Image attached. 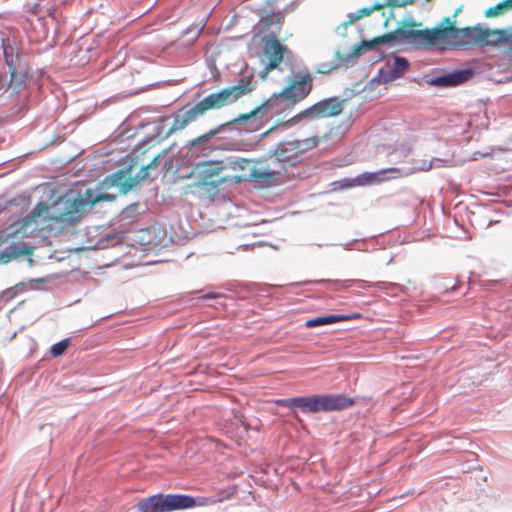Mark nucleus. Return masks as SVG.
<instances>
[{
    "mask_svg": "<svg viewBox=\"0 0 512 512\" xmlns=\"http://www.w3.org/2000/svg\"><path fill=\"white\" fill-rule=\"evenodd\" d=\"M116 195L108 193L96 194L92 189H86L83 194L75 197L64 195L51 206L38 202L31 212L22 218L12 232H0V263L7 264L23 255H32L33 248L28 246L23 238L26 228L36 223L40 217L50 228L64 230L80 223L86 209L102 201H114Z\"/></svg>",
    "mask_w": 512,
    "mask_h": 512,
    "instance_id": "obj_1",
    "label": "nucleus"
},
{
    "mask_svg": "<svg viewBox=\"0 0 512 512\" xmlns=\"http://www.w3.org/2000/svg\"><path fill=\"white\" fill-rule=\"evenodd\" d=\"M253 89L252 79L245 76L240 78L235 85L225 87L205 96L186 111L178 112L174 115L173 123L167 135L185 129L190 123L203 117L210 110H219L237 102L243 96L249 95Z\"/></svg>",
    "mask_w": 512,
    "mask_h": 512,
    "instance_id": "obj_2",
    "label": "nucleus"
},
{
    "mask_svg": "<svg viewBox=\"0 0 512 512\" xmlns=\"http://www.w3.org/2000/svg\"><path fill=\"white\" fill-rule=\"evenodd\" d=\"M313 80V75L307 69L297 71L282 91L273 94L250 113L240 115L238 120L246 121L256 114L264 112H272L278 116L287 110H291L310 94L313 89Z\"/></svg>",
    "mask_w": 512,
    "mask_h": 512,
    "instance_id": "obj_3",
    "label": "nucleus"
},
{
    "mask_svg": "<svg viewBox=\"0 0 512 512\" xmlns=\"http://www.w3.org/2000/svg\"><path fill=\"white\" fill-rule=\"evenodd\" d=\"M316 146L314 139L295 140L278 144L273 151L269 163L265 170L255 169L252 176L257 181H267L279 175L287 167H294L300 161L302 154L308 149Z\"/></svg>",
    "mask_w": 512,
    "mask_h": 512,
    "instance_id": "obj_4",
    "label": "nucleus"
},
{
    "mask_svg": "<svg viewBox=\"0 0 512 512\" xmlns=\"http://www.w3.org/2000/svg\"><path fill=\"white\" fill-rule=\"evenodd\" d=\"M354 403L355 401L352 398L341 394H315L276 400V404L279 406L289 408L297 407L304 413L342 410L351 407Z\"/></svg>",
    "mask_w": 512,
    "mask_h": 512,
    "instance_id": "obj_5",
    "label": "nucleus"
},
{
    "mask_svg": "<svg viewBox=\"0 0 512 512\" xmlns=\"http://www.w3.org/2000/svg\"><path fill=\"white\" fill-rule=\"evenodd\" d=\"M216 500L203 499L197 504L189 495L182 494H156L141 500L137 507L140 512H172L193 508L196 505L214 504Z\"/></svg>",
    "mask_w": 512,
    "mask_h": 512,
    "instance_id": "obj_6",
    "label": "nucleus"
},
{
    "mask_svg": "<svg viewBox=\"0 0 512 512\" xmlns=\"http://www.w3.org/2000/svg\"><path fill=\"white\" fill-rule=\"evenodd\" d=\"M421 23H402L394 31L388 33L389 42L407 40L419 47L439 45L440 26L433 29H421Z\"/></svg>",
    "mask_w": 512,
    "mask_h": 512,
    "instance_id": "obj_7",
    "label": "nucleus"
},
{
    "mask_svg": "<svg viewBox=\"0 0 512 512\" xmlns=\"http://www.w3.org/2000/svg\"><path fill=\"white\" fill-rule=\"evenodd\" d=\"M161 154L155 155L148 164L143 165L139 173L135 177H131V168L121 169L106 177L101 187L109 189L112 187L119 188L121 194H127L132 190L140 181H144L149 176V170L156 169L160 163Z\"/></svg>",
    "mask_w": 512,
    "mask_h": 512,
    "instance_id": "obj_8",
    "label": "nucleus"
},
{
    "mask_svg": "<svg viewBox=\"0 0 512 512\" xmlns=\"http://www.w3.org/2000/svg\"><path fill=\"white\" fill-rule=\"evenodd\" d=\"M481 28H456L449 17L443 19L440 25L439 45L451 44L456 48H468L481 42Z\"/></svg>",
    "mask_w": 512,
    "mask_h": 512,
    "instance_id": "obj_9",
    "label": "nucleus"
},
{
    "mask_svg": "<svg viewBox=\"0 0 512 512\" xmlns=\"http://www.w3.org/2000/svg\"><path fill=\"white\" fill-rule=\"evenodd\" d=\"M224 166L221 162H203L192 171L196 179V186L202 187L207 193L216 194L218 185L225 182L227 177L223 175Z\"/></svg>",
    "mask_w": 512,
    "mask_h": 512,
    "instance_id": "obj_10",
    "label": "nucleus"
},
{
    "mask_svg": "<svg viewBox=\"0 0 512 512\" xmlns=\"http://www.w3.org/2000/svg\"><path fill=\"white\" fill-rule=\"evenodd\" d=\"M345 100H339L336 97L321 100L309 108L303 110L294 117L288 119L285 124L292 125L298 123L304 118L320 119L335 117L342 113Z\"/></svg>",
    "mask_w": 512,
    "mask_h": 512,
    "instance_id": "obj_11",
    "label": "nucleus"
},
{
    "mask_svg": "<svg viewBox=\"0 0 512 512\" xmlns=\"http://www.w3.org/2000/svg\"><path fill=\"white\" fill-rule=\"evenodd\" d=\"M288 47L283 45L276 37L268 38L263 47V55L267 59L265 69L272 71L276 69L283 61Z\"/></svg>",
    "mask_w": 512,
    "mask_h": 512,
    "instance_id": "obj_12",
    "label": "nucleus"
},
{
    "mask_svg": "<svg viewBox=\"0 0 512 512\" xmlns=\"http://www.w3.org/2000/svg\"><path fill=\"white\" fill-rule=\"evenodd\" d=\"M399 173V169L397 168H388L383 169L377 172H364L358 175L355 179H347L345 180V184L343 187H353V186H367L381 183L387 178L384 177L386 173Z\"/></svg>",
    "mask_w": 512,
    "mask_h": 512,
    "instance_id": "obj_13",
    "label": "nucleus"
},
{
    "mask_svg": "<svg viewBox=\"0 0 512 512\" xmlns=\"http://www.w3.org/2000/svg\"><path fill=\"white\" fill-rule=\"evenodd\" d=\"M471 75L469 70L456 71L433 78L431 84L438 87H455L467 81Z\"/></svg>",
    "mask_w": 512,
    "mask_h": 512,
    "instance_id": "obj_14",
    "label": "nucleus"
},
{
    "mask_svg": "<svg viewBox=\"0 0 512 512\" xmlns=\"http://www.w3.org/2000/svg\"><path fill=\"white\" fill-rule=\"evenodd\" d=\"M481 42L480 44L485 45H498L501 43H508L512 39V33L506 30H490L481 28Z\"/></svg>",
    "mask_w": 512,
    "mask_h": 512,
    "instance_id": "obj_15",
    "label": "nucleus"
},
{
    "mask_svg": "<svg viewBox=\"0 0 512 512\" xmlns=\"http://www.w3.org/2000/svg\"><path fill=\"white\" fill-rule=\"evenodd\" d=\"M359 317H360L359 314H355L354 316H350V315H327V316H321V317H315V318L309 319V320L306 321L305 326L308 327V328H313V327H317V326L333 324V323H336V322L356 319V318H359Z\"/></svg>",
    "mask_w": 512,
    "mask_h": 512,
    "instance_id": "obj_16",
    "label": "nucleus"
},
{
    "mask_svg": "<svg viewBox=\"0 0 512 512\" xmlns=\"http://www.w3.org/2000/svg\"><path fill=\"white\" fill-rule=\"evenodd\" d=\"M385 5H386V3L385 4H375L372 7H364L355 13H350L348 15V19L341 24V27L346 29L348 26L352 25L357 20H360L363 17L369 16L374 10L382 9Z\"/></svg>",
    "mask_w": 512,
    "mask_h": 512,
    "instance_id": "obj_17",
    "label": "nucleus"
},
{
    "mask_svg": "<svg viewBox=\"0 0 512 512\" xmlns=\"http://www.w3.org/2000/svg\"><path fill=\"white\" fill-rule=\"evenodd\" d=\"M388 42H389V37L387 34H385L383 36L376 37L371 41L364 40L360 43V45H358L354 49L353 54L356 56H359L364 50H370L378 44H384V43H388Z\"/></svg>",
    "mask_w": 512,
    "mask_h": 512,
    "instance_id": "obj_18",
    "label": "nucleus"
},
{
    "mask_svg": "<svg viewBox=\"0 0 512 512\" xmlns=\"http://www.w3.org/2000/svg\"><path fill=\"white\" fill-rule=\"evenodd\" d=\"M408 61L400 56L394 57L393 64L391 66V74L394 78L402 76L408 69Z\"/></svg>",
    "mask_w": 512,
    "mask_h": 512,
    "instance_id": "obj_19",
    "label": "nucleus"
},
{
    "mask_svg": "<svg viewBox=\"0 0 512 512\" xmlns=\"http://www.w3.org/2000/svg\"><path fill=\"white\" fill-rule=\"evenodd\" d=\"M512 7V0H505L493 7L488 8L484 15L486 17H496L504 14L509 8Z\"/></svg>",
    "mask_w": 512,
    "mask_h": 512,
    "instance_id": "obj_20",
    "label": "nucleus"
},
{
    "mask_svg": "<svg viewBox=\"0 0 512 512\" xmlns=\"http://www.w3.org/2000/svg\"><path fill=\"white\" fill-rule=\"evenodd\" d=\"M224 126H225V124L220 125L219 127L215 128V129H211L207 133H204V134L198 136L197 138L192 139L189 142V145L192 146V147H195V146H199L201 144H204V143L208 142L215 135H217L223 129Z\"/></svg>",
    "mask_w": 512,
    "mask_h": 512,
    "instance_id": "obj_21",
    "label": "nucleus"
},
{
    "mask_svg": "<svg viewBox=\"0 0 512 512\" xmlns=\"http://www.w3.org/2000/svg\"><path fill=\"white\" fill-rule=\"evenodd\" d=\"M11 79L8 85L9 89H12L13 93H18L22 88L25 87V81L17 73L16 69L10 71Z\"/></svg>",
    "mask_w": 512,
    "mask_h": 512,
    "instance_id": "obj_22",
    "label": "nucleus"
},
{
    "mask_svg": "<svg viewBox=\"0 0 512 512\" xmlns=\"http://www.w3.org/2000/svg\"><path fill=\"white\" fill-rule=\"evenodd\" d=\"M68 346H69V340L64 339V340L54 344L51 347L50 352L54 357H58V356H61L67 350Z\"/></svg>",
    "mask_w": 512,
    "mask_h": 512,
    "instance_id": "obj_23",
    "label": "nucleus"
},
{
    "mask_svg": "<svg viewBox=\"0 0 512 512\" xmlns=\"http://www.w3.org/2000/svg\"><path fill=\"white\" fill-rule=\"evenodd\" d=\"M9 49L12 50L11 47H4V54H5L6 63L9 66V69L11 71L12 69H16V68H15V63H14L13 55L9 54Z\"/></svg>",
    "mask_w": 512,
    "mask_h": 512,
    "instance_id": "obj_24",
    "label": "nucleus"
},
{
    "mask_svg": "<svg viewBox=\"0 0 512 512\" xmlns=\"http://www.w3.org/2000/svg\"><path fill=\"white\" fill-rule=\"evenodd\" d=\"M390 18H393V12H392V10H390V11H389V15H388V16H386V19L384 20L383 25H384L385 27H388V25H389V21H390Z\"/></svg>",
    "mask_w": 512,
    "mask_h": 512,
    "instance_id": "obj_25",
    "label": "nucleus"
},
{
    "mask_svg": "<svg viewBox=\"0 0 512 512\" xmlns=\"http://www.w3.org/2000/svg\"><path fill=\"white\" fill-rule=\"evenodd\" d=\"M214 297H216V295L208 294V295L203 296V298H204V299H207V298H214Z\"/></svg>",
    "mask_w": 512,
    "mask_h": 512,
    "instance_id": "obj_26",
    "label": "nucleus"
},
{
    "mask_svg": "<svg viewBox=\"0 0 512 512\" xmlns=\"http://www.w3.org/2000/svg\"><path fill=\"white\" fill-rule=\"evenodd\" d=\"M385 286H386V287H388V286H389V287H395L396 285H395V284H393V283H388V284H385Z\"/></svg>",
    "mask_w": 512,
    "mask_h": 512,
    "instance_id": "obj_27",
    "label": "nucleus"
},
{
    "mask_svg": "<svg viewBox=\"0 0 512 512\" xmlns=\"http://www.w3.org/2000/svg\"><path fill=\"white\" fill-rule=\"evenodd\" d=\"M4 210V206L0 205V213Z\"/></svg>",
    "mask_w": 512,
    "mask_h": 512,
    "instance_id": "obj_28",
    "label": "nucleus"
}]
</instances>
